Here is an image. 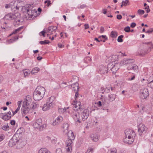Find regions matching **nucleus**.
Instances as JSON below:
<instances>
[{
	"label": "nucleus",
	"mask_w": 153,
	"mask_h": 153,
	"mask_svg": "<svg viewBox=\"0 0 153 153\" xmlns=\"http://www.w3.org/2000/svg\"><path fill=\"white\" fill-rule=\"evenodd\" d=\"M45 92V90L44 87L38 86L33 93V99L36 101L40 100L44 97Z\"/></svg>",
	"instance_id": "nucleus-1"
},
{
	"label": "nucleus",
	"mask_w": 153,
	"mask_h": 153,
	"mask_svg": "<svg viewBox=\"0 0 153 153\" xmlns=\"http://www.w3.org/2000/svg\"><path fill=\"white\" fill-rule=\"evenodd\" d=\"M125 137L123 140V142L128 144H132L135 137V133L134 131L131 129H127L125 131Z\"/></svg>",
	"instance_id": "nucleus-2"
},
{
	"label": "nucleus",
	"mask_w": 153,
	"mask_h": 153,
	"mask_svg": "<svg viewBox=\"0 0 153 153\" xmlns=\"http://www.w3.org/2000/svg\"><path fill=\"white\" fill-rule=\"evenodd\" d=\"M79 107H78L76 105H75L74 106L76 108V109H74V110L75 111H78V109L80 110V115L82 117V120L83 121H85L87 119L88 116L89 115V111L88 109H81V107L79 105Z\"/></svg>",
	"instance_id": "nucleus-3"
},
{
	"label": "nucleus",
	"mask_w": 153,
	"mask_h": 153,
	"mask_svg": "<svg viewBox=\"0 0 153 153\" xmlns=\"http://www.w3.org/2000/svg\"><path fill=\"white\" fill-rule=\"evenodd\" d=\"M54 99V97H52L48 98L46 103L44 105L42 108V110L43 111H46L53 107L54 105V103L53 102Z\"/></svg>",
	"instance_id": "nucleus-4"
},
{
	"label": "nucleus",
	"mask_w": 153,
	"mask_h": 153,
	"mask_svg": "<svg viewBox=\"0 0 153 153\" xmlns=\"http://www.w3.org/2000/svg\"><path fill=\"white\" fill-rule=\"evenodd\" d=\"M145 43L149 46L148 49H140L138 51V53L140 56H143L147 54L151 51V49L153 48V45L151 42H146Z\"/></svg>",
	"instance_id": "nucleus-5"
},
{
	"label": "nucleus",
	"mask_w": 153,
	"mask_h": 153,
	"mask_svg": "<svg viewBox=\"0 0 153 153\" xmlns=\"http://www.w3.org/2000/svg\"><path fill=\"white\" fill-rule=\"evenodd\" d=\"M147 130V128L143 124L140 123L138 126V131L140 136L146 133Z\"/></svg>",
	"instance_id": "nucleus-6"
},
{
	"label": "nucleus",
	"mask_w": 153,
	"mask_h": 153,
	"mask_svg": "<svg viewBox=\"0 0 153 153\" xmlns=\"http://www.w3.org/2000/svg\"><path fill=\"white\" fill-rule=\"evenodd\" d=\"M111 66H112V64L110 63L108 65L107 67L101 65L100 66L99 72L101 74H105L108 72V70L110 68Z\"/></svg>",
	"instance_id": "nucleus-7"
},
{
	"label": "nucleus",
	"mask_w": 153,
	"mask_h": 153,
	"mask_svg": "<svg viewBox=\"0 0 153 153\" xmlns=\"http://www.w3.org/2000/svg\"><path fill=\"white\" fill-rule=\"evenodd\" d=\"M11 116V113L10 111H9L6 114L2 113L0 114V117L5 121L10 119Z\"/></svg>",
	"instance_id": "nucleus-8"
},
{
	"label": "nucleus",
	"mask_w": 153,
	"mask_h": 153,
	"mask_svg": "<svg viewBox=\"0 0 153 153\" xmlns=\"http://www.w3.org/2000/svg\"><path fill=\"white\" fill-rule=\"evenodd\" d=\"M141 94L140 95V97L142 99L146 98L149 95V92L148 89L146 88H144L141 90Z\"/></svg>",
	"instance_id": "nucleus-9"
},
{
	"label": "nucleus",
	"mask_w": 153,
	"mask_h": 153,
	"mask_svg": "<svg viewBox=\"0 0 153 153\" xmlns=\"http://www.w3.org/2000/svg\"><path fill=\"white\" fill-rule=\"evenodd\" d=\"M17 140L18 141L16 142L15 145L16 148L20 149L22 148L25 144V142L20 139L19 137H17Z\"/></svg>",
	"instance_id": "nucleus-10"
},
{
	"label": "nucleus",
	"mask_w": 153,
	"mask_h": 153,
	"mask_svg": "<svg viewBox=\"0 0 153 153\" xmlns=\"http://www.w3.org/2000/svg\"><path fill=\"white\" fill-rule=\"evenodd\" d=\"M17 141V137L16 135H14L9 141V146L10 147H12L13 146H15L16 143Z\"/></svg>",
	"instance_id": "nucleus-11"
},
{
	"label": "nucleus",
	"mask_w": 153,
	"mask_h": 153,
	"mask_svg": "<svg viewBox=\"0 0 153 153\" xmlns=\"http://www.w3.org/2000/svg\"><path fill=\"white\" fill-rule=\"evenodd\" d=\"M18 15H16V14H13L12 13H9L6 15L4 17V19L7 20H11L16 18V17H17Z\"/></svg>",
	"instance_id": "nucleus-12"
},
{
	"label": "nucleus",
	"mask_w": 153,
	"mask_h": 153,
	"mask_svg": "<svg viewBox=\"0 0 153 153\" xmlns=\"http://www.w3.org/2000/svg\"><path fill=\"white\" fill-rule=\"evenodd\" d=\"M74 114L73 115V118L76 122H78L79 123H81V122L79 119L80 115L79 114V112H73Z\"/></svg>",
	"instance_id": "nucleus-13"
},
{
	"label": "nucleus",
	"mask_w": 153,
	"mask_h": 153,
	"mask_svg": "<svg viewBox=\"0 0 153 153\" xmlns=\"http://www.w3.org/2000/svg\"><path fill=\"white\" fill-rule=\"evenodd\" d=\"M32 9V6L30 4H27L22 7V11L24 13L29 12V10Z\"/></svg>",
	"instance_id": "nucleus-14"
},
{
	"label": "nucleus",
	"mask_w": 153,
	"mask_h": 153,
	"mask_svg": "<svg viewBox=\"0 0 153 153\" xmlns=\"http://www.w3.org/2000/svg\"><path fill=\"white\" fill-rule=\"evenodd\" d=\"M42 120L41 119H39L36 120L34 124V126L36 127V128H37L38 127L40 126L41 128L42 127V128L45 127L46 125L45 124H44L42 125Z\"/></svg>",
	"instance_id": "nucleus-15"
},
{
	"label": "nucleus",
	"mask_w": 153,
	"mask_h": 153,
	"mask_svg": "<svg viewBox=\"0 0 153 153\" xmlns=\"http://www.w3.org/2000/svg\"><path fill=\"white\" fill-rule=\"evenodd\" d=\"M71 136H72L71 138L70 139H69L68 140H67L66 141V145L67 147L70 146L71 147V145L72 143V140L74 139V134L73 132L71 133Z\"/></svg>",
	"instance_id": "nucleus-16"
},
{
	"label": "nucleus",
	"mask_w": 153,
	"mask_h": 153,
	"mask_svg": "<svg viewBox=\"0 0 153 153\" xmlns=\"http://www.w3.org/2000/svg\"><path fill=\"white\" fill-rule=\"evenodd\" d=\"M110 70H109V71H111L112 73L113 74H115L116 73V71L119 69V68L117 66V64H115L114 65H113L112 64V66H111Z\"/></svg>",
	"instance_id": "nucleus-17"
},
{
	"label": "nucleus",
	"mask_w": 153,
	"mask_h": 153,
	"mask_svg": "<svg viewBox=\"0 0 153 153\" xmlns=\"http://www.w3.org/2000/svg\"><path fill=\"white\" fill-rule=\"evenodd\" d=\"M29 12H27L26 13L28 16V17L34 18L35 16L34 15V13H36L37 11L36 10H32L31 9L29 10Z\"/></svg>",
	"instance_id": "nucleus-18"
},
{
	"label": "nucleus",
	"mask_w": 153,
	"mask_h": 153,
	"mask_svg": "<svg viewBox=\"0 0 153 153\" xmlns=\"http://www.w3.org/2000/svg\"><path fill=\"white\" fill-rule=\"evenodd\" d=\"M71 86L72 88V90L75 91H78L79 90V84L77 82H75L71 84Z\"/></svg>",
	"instance_id": "nucleus-19"
},
{
	"label": "nucleus",
	"mask_w": 153,
	"mask_h": 153,
	"mask_svg": "<svg viewBox=\"0 0 153 153\" xmlns=\"http://www.w3.org/2000/svg\"><path fill=\"white\" fill-rule=\"evenodd\" d=\"M21 111L24 114H27L29 112V108L28 107L25 106L23 104L21 109Z\"/></svg>",
	"instance_id": "nucleus-20"
},
{
	"label": "nucleus",
	"mask_w": 153,
	"mask_h": 153,
	"mask_svg": "<svg viewBox=\"0 0 153 153\" xmlns=\"http://www.w3.org/2000/svg\"><path fill=\"white\" fill-rule=\"evenodd\" d=\"M16 15H18V16L17 17H16L15 19H14V21L13 22V24L14 25H19L20 22V20L19 19V17L20 16V15L19 14H16Z\"/></svg>",
	"instance_id": "nucleus-21"
},
{
	"label": "nucleus",
	"mask_w": 153,
	"mask_h": 153,
	"mask_svg": "<svg viewBox=\"0 0 153 153\" xmlns=\"http://www.w3.org/2000/svg\"><path fill=\"white\" fill-rule=\"evenodd\" d=\"M139 87V84L138 83H136L133 85L132 87V89L134 91H137Z\"/></svg>",
	"instance_id": "nucleus-22"
},
{
	"label": "nucleus",
	"mask_w": 153,
	"mask_h": 153,
	"mask_svg": "<svg viewBox=\"0 0 153 153\" xmlns=\"http://www.w3.org/2000/svg\"><path fill=\"white\" fill-rule=\"evenodd\" d=\"M91 139L94 141H97L98 140V137L97 134H91L90 136Z\"/></svg>",
	"instance_id": "nucleus-23"
},
{
	"label": "nucleus",
	"mask_w": 153,
	"mask_h": 153,
	"mask_svg": "<svg viewBox=\"0 0 153 153\" xmlns=\"http://www.w3.org/2000/svg\"><path fill=\"white\" fill-rule=\"evenodd\" d=\"M57 28V27H54L53 26H51L49 27L47 30V32L50 33L53 31H54Z\"/></svg>",
	"instance_id": "nucleus-24"
},
{
	"label": "nucleus",
	"mask_w": 153,
	"mask_h": 153,
	"mask_svg": "<svg viewBox=\"0 0 153 153\" xmlns=\"http://www.w3.org/2000/svg\"><path fill=\"white\" fill-rule=\"evenodd\" d=\"M138 68V66L134 64H131L128 68L129 69H133L134 70H136Z\"/></svg>",
	"instance_id": "nucleus-25"
},
{
	"label": "nucleus",
	"mask_w": 153,
	"mask_h": 153,
	"mask_svg": "<svg viewBox=\"0 0 153 153\" xmlns=\"http://www.w3.org/2000/svg\"><path fill=\"white\" fill-rule=\"evenodd\" d=\"M39 153H51L47 149H41L39 151Z\"/></svg>",
	"instance_id": "nucleus-26"
},
{
	"label": "nucleus",
	"mask_w": 153,
	"mask_h": 153,
	"mask_svg": "<svg viewBox=\"0 0 153 153\" xmlns=\"http://www.w3.org/2000/svg\"><path fill=\"white\" fill-rule=\"evenodd\" d=\"M68 124L67 123H65L63 124V128L64 129V132L65 131L66 133H67L68 131Z\"/></svg>",
	"instance_id": "nucleus-27"
},
{
	"label": "nucleus",
	"mask_w": 153,
	"mask_h": 153,
	"mask_svg": "<svg viewBox=\"0 0 153 153\" xmlns=\"http://www.w3.org/2000/svg\"><path fill=\"white\" fill-rule=\"evenodd\" d=\"M109 100L110 101L114 100L116 98V95L114 94H111L108 95Z\"/></svg>",
	"instance_id": "nucleus-28"
},
{
	"label": "nucleus",
	"mask_w": 153,
	"mask_h": 153,
	"mask_svg": "<svg viewBox=\"0 0 153 153\" xmlns=\"http://www.w3.org/2000/svg\"><path fill=\"white\" fill-rule=\"evenodd\" d=\"M117 36V33L116 31H112L111 33V36L113 38H116Z\"/></svg>",
	"instance_id": "nucleus-29"
},
{
	"label": "nucleus",
	"mask_w": 153,
	"mask_h": 153,
	"mask_svg": "<svg viewBox=\"0 0 153 153\" xmlns=\"http://www.w3.org/2000/svg\"><path fill=\"white\" fill-rule=\"evenodd\" d=\"M40 70V69L38 67H35L32 69L31 71L32 74H34L35 73H37Z\"/></svg>",
	"instance_id": "nucleus-30"
},
{
	"label": "nucleus",
	"mask_w": 153,
	"mask_h": 153,
	"mask_svg": "<svg viewBox=\"0 0 153 153\" xmlns=\"http://www.w3.org/2000/svg\"><path fill=\"white\" fill-rule=\"evenodd\" d=\"M39 106V105L36 104V103H33L30 105V108H32L33 109L36 108Z\"/></svg>",
	"instance_id": "nucleus-31"
},
{
	"label": "nucleus",
	"mask_w": 153,
	"mask_h": 153,
	"mask_svg": "<svg viewBox=\"0 0 153 153\" xmlns=\"http://www.w3.org/2000/svg\"><path fill=\"white\" fill-rule=\"evenodd\" d=\"M23 72L25 76L28 75L30 72V71L28 70L25 69L23 70Z\"/></svg>",
	"instance_id": "nucleus-32"
},
{
	"label": "nucleus",
	"mask_w": 153,
	"mask_h": 153,
	"mask_svg": "<svg viewBox=\"0 0 153 153\" xmlns=\"http://www.w3.org/2000/svg\"><path fill=\"white\" fill-rule=\"evenodd\" d=\"M122 3L123 4L124 6H126L129 4V1L128 0H126L125 1H123Z\"/></svg>",
	"instance_id": "nucleus-33"
},
{
	"label": "nucleus",
	"mask_w": 153,
	"mask_h": 153,
	"mask_svg": "<svg viewBox=\"0 0 153 153\" xmlns=\"http://www.w3.org/2000/svg\"><path fill=\"white\" fill-rule=\"evenodd\" d=\"M145 11L143 10L139 9L137 10V13L140 16L144 14Z\"/></svg>",
	"instance_id": "nucleus-34"
},
{
	"label": "nucleus",
	"mask_w": 153,
	"mask_h": 153,
	"mask_svg": "<svg viewBox=\"0 0 153 153\" xmlns=\"http://www.w3.org/2000/svg\"><path fill=\"white\" fill-rule=\"evenodd\" d=\"M84 60L86 63H88V62H90L91 60V59L88 56L85 58Z\"/></svg>",
	"instance_id": "nucleus-35"
},
{
	"label": "nucleus",
	"mask_w": 153,
	"mask_h": 153,
	"mask_svg": "<svg viewBox=\"0 0 153 153\" xmlns=\"http://www.w3.org/2000/svg\"><path fill=\"white\" fill-rule=\"evenodd\" d=\"M49 41L47 40H45L44 41H40L39 42V43L41 45L49 44Z\"/></svg>",
	"instance_id": "nucleus-36"
},
{
	"label": "nucleus",
	"mask_w": 153,
	"mask_h": 153,
	"mask_svg": "<svg viewBox=\"0 0 153 153\" xmlns=\"http://www.w3.org/2000/svg\"><path fill=\"white\" fill-rule=\"evenodd\" d=\"M124 36L123 35H121L118 36L117 40L118 42H123V40L122 38Z\"/></svg>",
	"instance_id": "nucleus-37"
},
{
	"label": "nucleus",
	"mask_w": 153,
	"mask_h": 153,
	"mask_svg": "<svg viewBox=\"0 0 153 153\" xmlns=\"http://www.w3.org/2000/svg\"><path fill=\"white\" fill-rule=\"evenodd\" d=\"M59 123V121H57L56 119H55L53 121L52 123V125L53 126H56L58 125Z\"/></svg>",
	"instance_id": "nucleus-38"
},
{
	"label": "nucleus",
	"mask_w": 153,
	"mask_h": 153,
	"mask_svg": "<svg viewBox=\"0 0 153 153\" xmlns=\"http://www.w3.org/2000/svg\"><path fill=\"white\" fill-rule=\"evenodd\" d=\"M12 2V5L11 6V8L12 10H15V9L17 3L16 2L14 3L13 2Z\"/></svg>",
	"instance_id": "nucleus-39"
},
{
	"label": "nucleus",
	"mask_w": 153,
	"mask_h": 153,
	"mask_svg": "<svg viewBox=\"0 0 153 153\" xmlns=\"http://www.w3.org/2000/svg\"><path fill=\"white\" fill-rule=\"evenodd\" d=\"M19 38L18 36H15L13 38L11 39L10 40V42H14L16 40L18 39Z\"/></svg>",
	"instance_id": "nucleus-40"
},
{
	"label": "nucleus",
	"mask_w": 153,
	"mask_h": 153,
	"mask_svg": "<svg viewBox=\"0 0 153 153\" xmlns=\"http://www.w3.org/2000/svg\"><path fill=\"white\" fill-rule=\"evenodd\" d=\"M135 78V75L132 74V75L130 77H129L127 79V80L129 81H131L134 79Z\"/></svg>",
	"instance_id": "nucleus-41"
},
{
	"label": "nucleus",
	"mask_w": 153,
	"mask_h": 153,
	"mask_svg": "<svg viewBox=\"0 0 153 153\" xmlns=\"http://www.w3.org/2000/svg\"><path fill=\"white\" fill-rule=\"evenodd\" d=\"M124 30L126 32H130V27L128 26L124 28Z\"/></svg>",
	"instance_id": "nucleus-42"
},
{
	"label": "nucleus",
	"mask_w": 153,
	"mask_h": 153,
	"mask_svg": "<svg viewBox=\"0 0 153 153\" xmlns=\"http://www.w3.org/2000/svg\"><path fill=\"white\" fill-rule=\"evenodd\" d=\"M20 109V106H18L17 109L14 111H12L13 116L16 114L17 113Z\"/></svg>",
	"instance_id": "nucleus-43"
},
{
	"label": "nucleus",
	"mask_w": 153,
	"mask_h": 153,
	"mask_svg": "<svg viewBox=\"0 0 153 153\" xmlns=\"http://www.w3.org/2000/svg\"><path fill=\"white\" fill-rule=\"evenodd\" d=\"M9 128V127L7 124V125H4L2 127V129L5 131H7L8 130Z\"/></svg>",
	"instance_id": "nucleus-44"
},
{
	"label": "nucleus",
	"mask_w": 153,
	"mask_h": 153,
	"mask_svg": "<svg viewBox=\"0 0 153 153\" xmlns=\"http://www.w3.org/2000/svg\"><path fill=\"white\" fill-rule=\"evenodd\" d=\"M98 38L100 39H101V38L104 39L103 40H105V41L106 40H107L108 39V38L105 35H102L99 36L98 37Z\"/></svg>",
	"instance_id": "nucleus-45"
},
{
	"label": "nucleus",
	"mask_w": 153,
	"mask_h": 153,
	"mask_svg": "<svg viewBox=\"0 0 153 153\" xmlns=\"http://www.w3.org/2000/svg\"><path fill=\"white\" fill-rule=\"evenodd\" d=\"M55 119H56L57 121H59V122L60 123L62 121L63 118L61 116H59Z\"/></svg>",
	"instance_id": "nucleus-46"
},
{
	"label": "nucleus",
	"mask_w": 153,
	"mask_h": 153,
	"mask_svg": "<svg viewBox=\"0 0 153 153\" xmlns=\"http://www.w3.org/2000/svg\"><path fill=\"white\" fill-rule=\"evenodd\" d=\"M110 91L109 86L108 85L106 87V88L104 89V92H105L106 93L109 92Z\"/></svg>",
	"instance_id": "nucleus-47"
},
{
	"label": "nucleus",
	"mask_w": 153,
	"mask_h": 153,
	"mask_svg": "<svg viewBox=\"0 0 153 153\" xmlns=\"http://www.w3.org/2000/svg\"><path fill=\"white\" fill-rule=\"evenodd\" d=\"M45 29H44V30L41 31L39 33V35L41 36V34L44 37L45 36V33H46L47 32L46 31H45L44 30H46Z\"/></svg>",
	"instance_id": "nucleus-48"
},
{
	"label": "nucleus",
	"mask_w": 153,
	"mask_h": 153,
	"mask_svg": "<svg viewBox=\"0 0 153 153\" xmlns=\"http://www.w3.org/2000/svg\"><path fill=\"white\" fill-rule=\"evenodd\" d=\"M19 28H18L17 29H16L12 33L10 34V36H11L12 34H16L20 30H19Z\"/></svg>",
	"instance_id": "nucleus-49"
},
{
	"label": "nucleus",
	"mask_w": 153,
	"mask_h": 153,
	"mask_svg": "<svg viewBox=\"0 0 153 153\" xmlns=\"http://www.w3.org/2000/svg\"><path fill=\"white\" fill-rule=\"evenodd\" d=\"M5 137V135L4 134H0V142L3 140Z\"/></svg>",
	"instance_id": "nucleus-50"
},
{
	"label": "nucleus",
	"mask_w": 153,
	"mask_h": 153,
	"mask_svg": "<svg viewBox=\"0 0 153 153\" xmlns=\"http://www.w3.org/2000/svg\"><path fill=\"white\" fill-rule=\"evenodd\" d=\"M125 60H125L126 61L125 62L126 65L129 63V61H132V59H125Z\"/></svg>",
	"instance_id": "nucleus-51"
},
{
	"label": "nucleus",
	"mask_w": 153,
	"mask_h": 153,
	"mask_svg": "<svg viewBox=\"0 0 153 153\" xmlns=\"http://www.w3.org/2000/svg\"><path fill=\"white\" fill-rule=\"evenodd\" d=\"M66 84H67V83L66 82L62 83L61 84H60V86L61 88H65L66 87L65 85H66Z\"/></svg>",
	"instance_id": "nucleus-52"
},
{
	"label": "nucleus",
	"mask_w": 153,
	"mask_h": 153,
	"mask_svg": "<svg viewBox=\"0 0 153 153\" xmlns=\"http://www.w3.org/2000/svg\"><path fill=\"white\" fill-rule=\"evenodd\" d=\"M12 2H10L9 4H6L5 5V7L6 8H8L11 7V6L12 5Z\"/></svg>",
	"instance_id": "nucleus-53"
},
{
	"label": "nucleus",
	"mask_w": 153,
	"mask_h": 153,
	"mask_svg": "<svg viewBox=\"0 0 153 153\" xmlns=\"http://www.w3.org/2000/svg\"><path fill=\"white\" fill-rule=\"evenodd\" d=\"M110 153H117V150L115 148H113L111 150H110Z\"/></svg>",
	"instance_id": "nucleus-54"
},
{
	"label": "nucleus",
	"mask_w": 153,
	"mask_h": 153,
	"mask_svg": "<svg viewBox=\"0 0 153 153\" xmlns=\"http://www.w3.org/2000/svg\"><path fill=\"white\" fill-rule=\"evenodd\" d=\"M93 149L91 148H89L87 150L88 153H92Z\"/></svg>",
	"instance_id": "nucleus-55"
},
{
	"label": "nucleus",
	"mask_w": 153,
	"mask_h": 153,
	"mask_svg": "<svg viewBox=\"0 0 153 153\" xmlns=\"http://www.w3.org/2000/svg\"><path fill=\"white\" fill-rule=\"evenodd\" d=\"M112 58L114 59V60H117L118 59V56L117 55H113L112 56Z\"/></svg>",
	"instance_id": "nucleus-56"
},
{
	"label": "nucleus",
	"mask_w": 153,
	"mask_h": 153,
	"mask_svg": "<svg viewBox=\"0 0 153 153\" xmlns=\"http://www.w3.org/2000/svg\"><path fill=\"white\" fill-rule=\"evenodd\" d=\"M125 60V59H123V60L122 61L120 62V64L121 65H126V62H126V61Z\"/></svg>",
	"instance_id": "nucleus-57"
},
{
	"label": "nucleus",
	"mask_w": 153,
	"mask_h": 153,
	"mask_svg": "<svg viewBox=\"0 0 153 153\" xmlns=\"http://www.w3.org/2000/svg\"><path fill=\"white\" fill-rule=\"evenodd\" d=\"M153 32V28H150L149 30L146 32V33H152Z\"/></svg>",
	"instance_id": "nucleus-58"
},
{
	"label": "nucleus",
	"mask_w": 153,
	"mask_h": 153,
	"mask_svg": "<svg viewBox=\"0 0 153 153\" xmlns=\"http://www.w3.org/2000/svg\"><path fill=\"white\" fill-rule=\"evenodd\" d=\"M105 31L104 28L103 27L101 26L100 28V32L101 33H103Z\"/></svg>",
	"instance_id": "nucleus-59"
},
{
	"label": "nucleus",
	"mask_w": 153,
	"mask_h": 153,
	"mask_svg": "<svg viewBox=\"0 0 153 153\" xmlns=\"http://www.w3.org/2000/svg\"><path fill=\"white\" fill-rule=\"evenodd\" d=\"M56 153H62V151L61 149H58L56 151Z\"/></svg>",
	"instance_id": "nucleus-60"
},
{
	"label": "nucleus",
	"mask_w": 153,
	"mask_h": 153,
	"mask_svg": "<svg viewBox=\"0 0 153 153\" xmlns=\"http://www.w3.org/2000/svg\"><path fill=\"white\" fill-rule=\"evenodd\" d=\"M66 110H64L63 108H60L58 110V111L60 113H64L65 111Z\"/></svg>",
	"instance_id": "nucleus-61"
},
{
	"label": "nucleus",
	"mask_w": 153,
	"mask_h": 153,
	"mask_svg": "<svg viewBox=\"0 0 153 153\" xmlns=\"http://www.w3.org/2000/svg\"><path fill=\"white\" fill-rule=\"evenodd\" d=\"M110 89H111V90L112 91H115V87H114L111 86H109Z\"/></svg>",
	"instance_id": "nucleus-62"
},
{
	"label": "nucleus",
	"mask_w": 153,
	"mask_h": 153,
	"mask_svg": "<svg viewBox=\"0 0 153 153\" xmlns=\"http://www.w3.org/2000/svg\"><path fill=\"white\" fill-rule=\"evenodd\" d=\"M136 26V24L134 22L132 23L130 25L131 27L132 28Z\"/></svg>",
	"instance_id": "nucleus-63"
},
{
	"label": "nucleus",
	"mask_w": 153,
	"mask_h": 153,
	"mask_svg": "<svg viewBox=\"0 0 153 153\" xmlns=\"http://www.w3.org/2000/svg\"><path fill=\"white\" fill-rule=\"evenodd\" d=\"M149 84L150 85L151 88H153V80L149 82Z\"/></svg>",
	"instance_id": "nucleus-64"
}]
</instances>
